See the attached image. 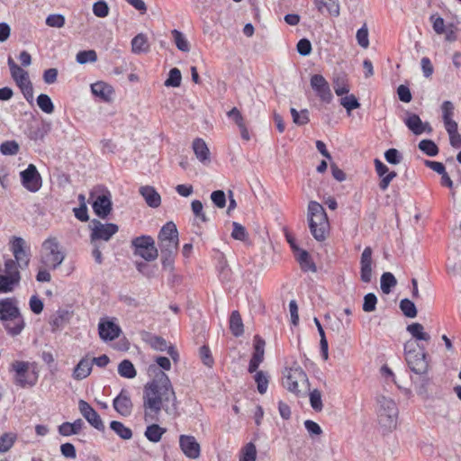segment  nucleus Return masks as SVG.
Wrapping results in <instances>:
<instances>
[{
	"label": "nucleus",
	"instance_id": "nucleus-1",
	"mask_svg": "<svg viewBox=\"0 0 461 461\" xmlns=\"http://www.w3.org/2000/svg\"><path fill=\"white\" fill-rule=\"evenodd\" d=\"M153 379L147 383L143 390V409L145 421L158 420L161 410L168 414H175L177 410V400L171 381L164 371L158 370L156 365L148 368Z\"/></svg>",
	"mask_w": 461,
	"mask_h": 461
},
{
	"label": "nucleus",
	"instance_id": "nucleus-2",
	"mask_svg": "<svg viewBox=\"0 0 461 461\" xmlns=\"http://www.w3.org/2000/svg\"><path fill=\"white\" fill-rule=\"evenodd\" d=\"M10 250L14 258L5 261L4 274H0V293H11L19 285L21 272L29 267L31 254L26 241L21 237H13L10 240Z\"/></svg>",
	"mask_w": 461,
	"mask_h": 461
},
{
	"label": "nucleus",
	"instance_id": "nucleus-3",
	"mask_svg": "<svg viewBox=\"0 0 461 461\" xmlns=\"http://www.w3.org/2000/svg\"><path fill=\"white\" fill-rule=\"evenodd\" d=\"M161 262L166 269H172L178 250V231L173 221L167 222L158 235Z\"/></svg>",
	"mask_w": 461,
	"mask_h": 461
},
{
	"label": "nucleus",
	"instance_id": "nucleus-4",
	"mask_svg": "<svg viewBox=\"0 0 461 461\" xmlns=\"http://www.w3.org/2000/svg\"><path fill=\"white\" fill-rule=\"evenodd\" d=\"M0 321L11 336L19 335L24 329L25 323L15 298L0 300Z\"/></svg>",
	"mask_w": 461,
	"mask_h": 461
},
{
	"label": "nucleus",
	"instance_id": "nucleus-5",
	"mask_svg": "<svg viewBox=\"0 0 461 461\" xmlns=\"http://www.w3.org/2000/svg\"><path fill=\"white\" fill-rule=\"evenodd\" d=\"M307 218L313 238L318 241L324 240L330 229V223L323 206L318 202L311 201L308 204Z\"/></svg>",
	"mask_w": 461,
	"mask_h": 461
},
{
	"label": "nucleus",
	"instance_id": "nucleus-6",
	"mask_svg": "<svg viewBox=\"0 0 461 461\" xmlns=\"http://www.w3.org/2000/svg\"><path fill=\"white\" fill-rule=\"evenodd\" d=\"M14 384L21 388L32 387L37 384L39 374L36 364L16 360L11 364Z\"/></svg>",
	"mask_w": 461,
	"mask_h": 461
},
{
	"label": "nucleus",
	"instance_id": "nucleus-7",
	"mask_svg": "<svg viewBox=\"0 0 461 461\" xmlns=\"http://www.w3.org/2000/svg\"><path fill=\"white\" fill-rule=\"evenodd\" d=\"M405 360L411 370L417 375H425L429 370L427 354L423 348L412 340L404 344Z\"/></svg>",
	"mask_w": 461,
	"mask_h": 461
},
{
	"label": "nucleus",
	"instance_id": "nucleus-8",
	"mask_svg": "<svg viewBox=\"0 0 461 461\" xmlns=\"http://www.w3.org/2000/svg\"><path fill=\"white\" fill-rule=\"evenodd\" d=\"M283 385L290 393L299 396L303 391L309 390L310 384L306 373L296 365L285 369Z\"/></svg>",
	"mask_w": 461,
	"mask_h": 461
},
{
	"label": "nucleus",
	"instance_id": "nucleus-9",
	"mask_svg": "<svg viewBox=\"0 0 461 461\" xmlns=\"http://www.w3.org/2000/svg\"><path fill=\"white\" fill-rule=\"evenodd\" d=\"M378 421L382 427L392 429L396 427L398 410L391 398L379 396L377 398Z\"/></svg>",
	"mask_w": 461,
	"mask_h": 461
},
{
	"label": "nucleus",
	"instance_id": "nucleus-10",
	"mask_svg": "<svg viewBox=\"0 0 461 461\" xmlns=\"http://www.w3.org/2000/svg\"><path fill=\"white\" fill-rule=\"evenodd\" d=\"M41 249V262L46 267L55 269L62 264L65 254L61 250L56 238L50 237L45 240L42 243Z\"/></svg>",
	"mask_w": 461,
	"mask_h": 461
},
{
	"label": "nucleus",
	"instance_id": "nucleus-11",
	"mask_svg": "<svg viewBox=\"0 0 461 461\" xmlns=\"http://www.w3.org/2000/svg\"><path fill=\"white\" fill-rule=\"evenodd\" d=\"M134 255L140 256L146 261H153L158 256V250L151 236L142 235L131 240Z\"/></svg>",
	"mask_w": 461,
	"mask_h": 461
},
{
	"label": "nucleus",
	"instance_id": "nucleus-12",
	"mask_svg": "<svg viewBox=\"0 0 461 461\" xmlns=\"http://www.w3.org/2000/svg\"><path fill=\"white\" fill-rule=\"evenodd\" d=\"M91 244L99 243L100 240L108 241L119 230L114 223H102L98 220H93L90 225Z\"/></svg>",
	"mask_w": 461,
	"mask_h": 461
},
{
	"label": "nucleus",
	"instance_id": "nucleus-13",
	"mask_svg": "<svg viewBox=\"0 0 461 461\" xmlns=\"http://www.w3.org/2000/svg\"><path fill=\"white\" fill-rule=\"evenodd\" d=\"M310 84L322 102L330 104L332 101L333 95L330 85L323 76L319 74L312 76Z\"/></svg>",
	"mask_w": 461,
	"mask_h": 461
},
{
	"label": "nucleus",
	"instance_id": "nucleus-14",
	"mask_svg": "<svg viewBox=\"0 0 461 461\" xmlns=\"http://www.w3.org/2000/svg\"><path fill=\"white\" fill-rule=\"evenodd\" d=\"M90 199L93 200V210L97 216L104 219L110 214L112 211V201L109 191L106 190L96 197H95V193L91 192Z\"/></svg>",
	"mask_w": 461,
	"mask_h": 461
},
{
	"label": "nucleus",
	"instance_id": "nucleus-15",
	"mask_svg": "<svg viewBox=\"0 0 461 461\" xmlns=\"http://www.w3.org/2000/svg\"><path fill=\"white\" fill-rule=\"evenodd\" d=\"M20 175L22 184L28 191L34 193L41 188V176L33 164H30Z\"/></svg>",
	"mask_w": 461,
	"mask_h": 461
},
{
	"label": "nucleus",
	"instance_id": "nucleus-16",
	"mask_svg": "<svg viewBox=\"0 0 461 461\" xmlns=\"http://www.w3.org/2000/svg\"><path fill=\"white\" fill-rule=\"evenodd\" d=\"M145 341L155 350L167 351V354L175 363L179 361V354L173 345H167V342L159 336L146 334Z\"/></svg>",
	"mask_w": 461,
	"mask_h": 461
},
{
	"label": "nucleus",
	"instance_id": "nucleus-17",
	"mask_svg": "<svg viewBox=\"0 0 461 461\" xmlns=\"http://www.w3.org/2000/svg\"><path fill=\"white\" fill-rule=\"evenodd\" d=\"M78 408L83 417L96 429L103 431L104 425L99 414L86 401L78 402Z\"/></svg>",
	"mask_w": 461,
	"mask_h": 461
},
{
	"label": "nucleus",
	"instance_id": "nucleus-18",
	"mask_svg": "<svg viewBox=\"0 0 461 461\" xmlns=\"http://www.w3.org/2000/svg\"><path fill=\"white\" fill-rule=\"evenodd\" d=\"M179 446L187 457L196 459L200 456V445L194 436L181 435L179 438Z\"/></svg>",
	"mask_w": 461,
	"mask_h": 461
},
{
	"label": "nucleus",
	"instance_id": "nucleus-19",
	"mask_svg": "<svg viewBox=\"0 0 461 461\" xmlns=\"http://www.w3.org/2000/svg\"><path fill=\"white\" fill-rule=\"evenodd\" d=\"M114 410L122 416L128 417L131 414L133 404L128 391L122 389L113 402Z\"/></svg>",
	"mask_w": 461,
	"mask_h": 461
},
{
	"label": "nucleus",
	"instance_id": "nucleus-20",
	"mask_svg": "<svg viewBox=\"0 0 461 461\" xmlns=\"http://www.w3.org/2000/svg\"><path fill=\"white\" fill-rule=\"evenodd\" d=\"M372 249L365 248L360 258V279L364 283H370L372 280Z\"/></svg>",
	"mask_w": 461,
	"mask_h": 461
},
{
	"label": "nucleus",
	"instance_id": "nucleus-21",
	"mask_svg": "<svg viewBox=\"0 0 461 461\" xmlns=\"http://www.w3.org/2000/svg\"><path fill=\"white\" fill-rule=\"evenodd\" d=\"M404 122L409 130L416 135H420L425 131L430 132L432 131L429 123L422 122L420 118L415 113L409 114L404 120Z\"/></svg>",
	"mask_w": 461,
	"mask_h": 461
},
{
	"label": "nucleus",
	"instance_id": "nucleus-22",
	"mask_svg": "<svg viewBox=\"0 0 461 461\" xmlns=\"http://www.w3.org/2000/svg\"><path fill=\"white\" fill-rule=\"evenodd\" d=\"M98 330L99 335L104 340H113L119 337L121 332L119 326L110 321H100Z\"/></svg>",
	"mask_w": 461,
	"mask_h": 461
},
{
	"label": "nucleus",
	"instance_id": "nucleus-23",
	"mask_svg": "<svg viewBox=\"0 0 461 461\" xmlns=\"http://www.w3.org/2000/svg\"><path fill=\"white\" fill-rule=\"evenodd\" d=\"M7 63L10 68L12 78L14 80L18 86H21L31 81L28 72L19 67L11 57L8 58Z\"/></svg>",
	"mask_w": 461,
	"mask_h": 461
},
{
	"label": "nucleus",
	"instance_id": "nucleus-24",
	"mask_svg": "<svg viewBox=\"0 0 461 461\" xmlns=\"http://www.w3.org/2000/svg\"><path fill=\"white\" fill-rule=\"evenodd\" d=\"M91 91L94 95L104 102H109L114 92L113 86L102 81L92 84Z\"/></svg>",
	"mask_w": 461,
	"mask_h": 461
},
{
	"label": "nucleus",
	"instance_id": "nucleus-25",
	"mask_svg": "<svg viewBox=\"0 0 461 461\" xmlns=\"http://www.w3.org/2000/svg\"><path fill=\"white\" fill-rule=\"evenodd\" d=\"M92 367L93 361L87 357L82 358L73 370V378L78 381L86 378L91 374Z\"/></svg>",
	"mask_w": 461,
	"mask_h": 461
},
{
	"label": "nucleus",
	"instance_id": "nucleus-26",
	"mask_svg": "<svg viewBox=\"0 0 461 461\" xmlns=\"http://www.w3.org/2000/svg\"><path fill=\"white\" fill-rule=\"evenodd\" d=\"M140 193L149 206L157 208L160 205L161 197L154 187L149 185L141 186L140 188Z\"/></svg>",
	"mask_w": 461,
	"mask_h": 461
},
{
	"label": "nucleus",
	"instance_id": "nucleus-27",
	"mask_svg": "<svg viewBox=\"0 0 461 461\" xmlns=\"http://www.w3.org/2000/svg\"><path fill=\"white\" fill-rule=\"evenodd\" d=\"M193 150L202 163L210 161V151L203 139L197 138L193 141Z\"/></svg>",
	"mask_w": 461,
	"mask_h": 461
},
{
	"label": "nucleus",
	"instance_id": "nucleus-28",
	"mask_svg": "<svg viewBox=\"0 0 461 461\" xmlns=\"http://www.w3.org/2000/svg\"><path fill=\"white\" fill-rule=\"evenodd\" d=\"M227 115L229 118L233 120V122L239 127L242 139L249 140L250 138L249 133L246 127L245 120L240 112L236 107H233L230 111L228 112Z\"/></svg>",
	"mask_w": 461,
	"mask_h": 461
},
{
	"label": "nucleus",
	"instance_id": "nucleus-29",
	"mask_svg": "<svg viewBox=\"0 0 461 461\" xmlns=\"http://www.w3.org/2000/svg\"><path fill=\"white\" fill-rule=\"evenodd\" d=\"M288 241L290 243H292L290 240H288ZM291 245H292L293 249L298 250V254L296 255V259L299 262L302 270H303L305 272L306 271L316 272V266L312 262L309 253L306 250L298 249L293 244H291Z\"/></svg>",
	"mask_w": 461,
	"mask_h": 461
},
{
	"label": "nucleus",
	"instance_id": "nucleus-30",
	"mask_svg": "<svg viewBox=\"0 0 461 461\" xmlns=\"http://www.w3.org/2000/svg\"><path fill=\"white\" fill-rule=\"evenodd\" d=\"M314 3L321 13L327 12L334 16L339 14V7L336 0H314Z\"/></svg>",
	"mask_w": 461,
	"mask_h": 461
},
{
	"label": "nucleus",
	"instance_id": "nucleus-31",
	"mask_svg": "<svg viewBox=\"0 0 461 461\" xmlns=\"http://www.w3.org/2000/svg\"><path fill=\"white\" fill-rule=\"evenodd\" d=\"M149 50V45L148 43V39L146 35L143 33H140L136 35L131 41V50L135 54H140L144 52H148Z\"/></svg>",
	"mask_w": 461,
	"mask_h": 461
},
{
	"label": "nucleus",
	"instance_id": "nucleus-32",
	"mask_svg": "<svg viewBox=\"0 0 461 461\" xmlns=\"http://www.w3.org/2000/svg\"><path fill=\"white\" fill-rule=\"evenodd\" d=\"M84 426L81 419H77L74 422H64L59 427V432L63 436H70L77 434Z\"/></svg>",
	"mask_w": 461,
	"mask_h": 461
},
{
	"label": "nucleus",
	"instance_id": "nucleus-33",
	"mask_svg": "<svg viewBox=\"0 0 461 461\" xmlns=\"http://www.w3.org/2000/svg\"><path fill=\"white\" fill-rule=\"evenodd\" d=\"M230 330L235 337L243 334V322L241 316L238 311H233L230 318Z\"/></svg>",
	"mask_w": 461,
	"mask_h": 461
},
{
	"label": "nucleus",
	"instance_id": "nucleus-34",
	"mask_svg": "<svg viewBox=\"0 0 461 461\" xmlns=\"http://www.w3.org/2000/svg\"><path fill=\"white\" fill-rule=\"evenodd\" d=\"M441 109L445 128L450 127V125H456L457 123L453 120L454 104L450 101H445L441 105Z\"/></svg>",
	"mask_w": 461,
	"mask_h": 461
},
{
	"label": "nucleus",
	"instance_id": "nucleus-35",
	"mask_svg": "<svg viewBox=\"0 0 461 461\" xmlns=\"http://www.w3.org/2000/svg\"><path fill=\"white\" fill-rule=\"evenodd\" d=\"M407 331L419 340L429 341L430 339V336L424 332L423 326L420 323L415 322L408 325Z\"/></svg>",
	"mask_w": 461,
	"mask_h": 461
},
{
	"label": "nucleus",
	"instance_id": "nucleus-36",
	"mask_svg": "<svg viewBox=\"0 0 461 461\" xmlns=\"http://www.w3.org/2000/svg\"><path fill=\"white\" fill-rule=\"evenodd\" d=\"M118 373L121 376L125 378H134L137 375L133 364L128 359H124L119 364Z\"/></svg>",
	"mask_w": 461,
	"mask_h": 461
},
{
	"label": "nucleus",
	"instance_id": "nucleus-37",
	"mask_svg": "<svg viewBox=\"0 0 461 461\" xmlns=\"http://www.w3.org/2000/svg\"><path fill=\"white\" fill-rule=\"evenodd\" d=\"M397 284L394 276L390 272H385L381 276V290L384 294H388L391 293L392 288Z\"/></svg>",
	"mask_w": 461,
	"mask_h": 461
},
{
	"label": "nucleus",
	"instance_id": "nucleus-38",
	"mask_svg": "<svg viewBox=\"0 0 461 461\" xmlns=\"http://www.w3.org/2000/svg\"><path fill=\"white\" fill-rule=\"evenodd\" d=\"M110 428L122 439H130L132 437L131 429L120 421H112Z\"/></svg>",
	"mask_w": 461,
	"mask_h": 461
},
{
	"label": "nucleus",
	"instance_id": "nucleus-39",
	"mask_svg": "<svg viewBox=\"0 0 461 461\" xmlns=\"http://www.w3.org/2000/svg\"><path fill=\"white\" fill-rule=\"evenodd\" d=\"M165 433V429L157 424H151L147 427L145 431L146 438L154 443L158 442L161 439L162 435Z\"/></svg>",
	"mask_w": 461,
	"mask_h": 461
},
{
	"label": "nucleus",
	"instance_id": "nucleus-40",
	"mask_svg": "<svg viewBox=\"0 0 461 461\" xmlns=\"http://www.w3.org/2000/svg\"><path fill=\"white\" fill-rule=\"evenodd\" d=\"M171 33L176 48L181 51L188 52L190 50V45L185 35L176 29L173 30Z\"/></svg>",
	"mask_w": 461,
	"mask_h": 461
},
{
	"label": "nucleus",
	"instance_id": "nucleus-41",
	"mask_svg": "<svg viewBox=\"0 0 461 461\" xmlns=\"http://www.w3.org/2000/svg\"><path fill=\"white\" fill-rule=\"evenodd\" d=\"M290 113L293 118V122L299 125H305L309 122V111L307 109H303L301 112H298L295 108H291Z\"/></svg>",
	"mask_w": 461,
	"mask_h": 461
},
{
	"label": "nucleus",
	"instance_id": "nucleus-42",
	"mask_svg": "<svg viewBox=\"0 0 461 461\" xmlns=\"http://www.w3.org/2000/svg\"><path fill=\"white\" fill-rule=\"evenodd\" d=\"M37 104L42 112L48 114L54 112V104L48 95L41 94L37 97Z\"/></svg>",
	"mask_w": 461,
	"mask_h": 461
},
{
	"label": "nucleus",
	"instance_id": "nucleus-43",
	"mask_svg": "<svg viewBox=\"0 0 461 461\" xmlns=\"http://www.w3.org/2000/svg\"><path fill=\"white\" fill-rule=\"evenodd\" d=\"M419 149L426 155L434 157L438 153V148L431 140H422L419 143Z\"/></svg>",
	"mask_w": 461,
	"mask_h": 461
},
{
	"label": "nucleus",
	"instance_id": "nucleus-44",
	"mask_svg": "<svg viewBox=\"0 0 461 461\" xmlns=\"http://www.w3.org/2000/svg\"><path fill=\"white\" fill-rule=\"evenodd\" d=\"M333 88L337 95L341 96L349 92V86L344 77H338L333 81Z\"/></svg>",
	"mask_w": 461,
	"mask_h": 461
},
{
	"label": "nucleus",
	"instance_id": "nucleus-45",
	"mask_svg": "<svg viewBox=\"0 0 461 461\" xmlns=\"http://www.w3.org/2000/svg\"><path fill=\"white\" fill-rule=\"evenodd\" d=\"M19 148L15 140H7L0 145V152L5 156H14L18 153Z\"/></svg>",
	"mask_w": 461,
	"mask_h": 461
},
{
	"label": "nucleus",
	"instance_id": "nucleus-46",
	"mask_svg": "<svg viewBox=\"0 0 461 461\" xmlns=\"http://www.w3.org/2000/svg\"><path fill=\"white\" fill-rule=\"evenodd\" d=\"M340 104L347 110L349 114L354 109L360 107V104L354 95H348L340 99Z\"/></svg>",
	"mask_w": 461,
	"mask_h": 461
},
{
	"label": "nucleus",
	"instance_id": "nucleus-47",
	"mask_svg": "<svg viewBox=\"0 0 461 461\" xmlns=\"http://www.w3.org/2000/svg\"><path fill=\"white\" fill-rule=\"evenodd\" d=\"M400 309L403 314L408 318H414L417 315V309L415 304L409 299H402L400 302Z\"/></svg>",
	"mask_w": 461,
	"mask_h": 461
},
{
	"label": "nucleus",
	"instance_id": "nucleus-48",
	"mask_svg": "<svg viewBox=\"0 0 461 461\" xmlns=\"http://www.w3.org/2000/svg\"><path fill=\"white\" fill-rule=\"evenodd\" d=\"M76 59L79 64L95 62L97 60V54L94 50H81L77 54Z\"/></svg>",
	"mask_w": 461,
	"mask_h": 461
},
{
	"label": "nucleus",
	"instance_id": "nucleus-49",
	"mask_svg": "<svg viewBox=\"0 0 461 461\" xmlns=\"http://www.w3.org/2000/svg\"><path fill=\"white\" fill-rule=\"evenodd\" d=\"M265 340L258 335H256L254 337V353L252 357L261 359V361H263L265 354Z\"/></svg>",
	"mask_w": 461,
	"mask_h": 461
},
{
	"label": "nucleus",
	"instance_id": "nucleus-50",
	"mask_svg": "<svg viewBox=\"0 0 461 461\" xmlns=\"http://www.w3.org/2000/svg\"><path fill=\"white\" fill-rule=\"evenodd\" d=\"M449 135V141L452 147L458 149L461 147V135L457 131L456 125H450V127L445 128Z\"/></svg>",
	"mask_w": 461,
	"mask_h": 461
},
{
	"label": "nucleus",
	"instance_id": "nucleus-51",
	"mask_svg": "<svg viewBox=\"0 0 461 461\" xmlns=\"http://www.w3.org/2000/svg\"><path fill=\"white\" fill-rule=\"evenodd\" d=\"M181 72L178 68H174L169 71L167 79L165 81L166 86L177 87L181 84Z\"/></svg>",
	"mask_w": 461,
	"mask_h": 461
},
{
	"label": "nucleus",
	"instance_id": "nucleus-52",
	"mask_svg": "<svg viewBox=\"0 0 461 461\" xmlns=\"http://www.w3.org/2000/svg\"><path fill=\"white\" fill-rule=\"evenodd\" d=\"M309 397L312 408L315 411H321L323 408L321 392L318 389H314L310 392Z\"/></svg>",
	"mask_w": 461,
	"mask_h": 461
},
{
	"label": "nucleus",
	"instance_id": "nucleus-53",
	"mask_svg": "<svg viewBox=\"0 0 461 461\" xmlns=\"http://www.w3.org/2000/svg\"><path fill=\"white\" fill-rule=\"evenodd\" d=\"M257 450L253 443H248L242 449L240 461H256Z\"/></svg>",
	"mask_w": 461,
	"mask_h": 461
},
{
	"label": "nucleus",
	"instance_id": "nucleus-54",
	"mask_svg": "<svg viewBox=\"0 0 461 461\" xmlns=\"http://www.w3.org/2000/svg\"><path fill=\"white\" fill-rule=\"evenodd\" d=\"M15 436L11 433H5L0 438V452H7L14 445Z\"/></svg>",
	"mask_w": 461,
	"mask_h": 461
},
{
	"label": "nucleus",
	"instance_id": "nucleus-55",
	"mask_svg": "<svg viewBox=\"0 0 461 461\" xmlns=\"http://www.w3.org/2000/svg\"><path fill=\"white\" fill-rule=\"evenodd\" d=\"M255 381L258 385V391L259 393L264 394L267 390L268 379L267 376L262 371H258L255 375Z\"/></svg>",
	"mask_w": 461,
	"mask_h": 461
},
{
	"label": "nucleus",
	"instance_id": "nucleus-56",
	"mask_svg": "<svg viewBox=\"0 0 461 461\" xmlns=\"http://www.w3.org/2000/svg\"><path fill=\"white\" fill-rule=\"evenodd\" d=\"M232 227H233V230L231 232V237L234 240L244 241L248 239V232L246 230L245 227H243L241 224H240L239 222H236V221H234L232 223Z\"/></svg>",
	"mask_w": 461,
	"mask_h": 461
},
{
	"label": "nucleus",
	"instance_id": "nucleus-57",
	"mask_svg": "<svg viewBox=\"0 0 461 461\" xmlns=\"http://www.w3.org/2000/svg\"><path fill=\"white\" fill-rule=\"evenodd\" d=\"M377 298L375 294L369 293L364 297L363 311L366 312H374L376 308Z\"/></svg>",
	"mask_w": 461,
	"mask_h": 461
},
{
	"label": "nucleus",
	"instance_id": "nucleus-58",
	"mask_svg": "<svg viewBox=\"0 0 461 461\" xmlns=\"http://www.w3.org/2000/svg\"><path fill=\"white\" fill-rule=\"evenodd\" d=\"M191 208L196 218L200 219L203 222H206L208 221L207 216L203 212V206L201 201L194 200L191 203Z\"/></svg>",
	"mask_w": 461,
	"mask_h": 461
},
{
	"label": "nucleus",
	"instance_id": "nucleus-59",
	"mask_svg": "<svg viewBox=\"0 0 461 461\" xmlns=\"http://www.w3.org/2000/svg\"><path fill=\"white\" fill-rule=\"evenodd\" d=\"M199 356L202 359L203 363L208 366L212 367L214 364L213 357L212 356L211 350L207 346H203L199 349Z\"/></svg>",
	"mask_w": 461,
	"mask_h": 461
},
{
	"label": "nucleus",
	"instance_id": "nucleus-60",
	"mask_svg": "<svg viewBox=\"0 0 461 461\" xmlns=\"http://www.w3.org/2000/svg\"><path fill=\"white\" fill-rule=\"evenodd\" d=\"M386 161L393 165H398L402 159V156L396 149H389L384 153Z\"/></svg>",
	"mask_w": 461,
	"mask_h": 461
},
{
	"label": "nucleus",
	"instance_id": "nucleus-61",
	"mask_svg": "<svg viewBox=\"0 0 461 461\" xmlns=\"http://www.w3.org/2000/svg\"><path fill=\"white\" fill-rule=\"evenodd\" d=\"M46 24L50 27L62 28L65 25V17L62 14H50L46 18Z\"/></svg>",
	"mask_w": 461,
	"mask_h": 461
},
{
	"label": "nucleus",
	"instance_id": "nucleus-62",
	"mask_svg": "<svg viewBox=\"0 0 461 461\" xmlns=\"http://www.w3.org/2000/svg\"><path fill=\"white\" fill-rule=\"evenodd\" d=\"M357 41L364 49H366L369 46L368 30L366 24L357 32Z\"/></svg>",
	"mask_w": 461,
	"mask_h": 461
},
{
	"label": "nucleus",
	"instance_id": "nucleus-63",
	"mask_svg": "<svg viewBox=\"0 0 461 461\" xmlns=\"http://www.w3.org/2000/svg\"><path fill=\"white\" fill-rule=\"evenodd\" d=\"M211 200L218 208H224L226 205V195L221 190L213 191L211 194Z\"/></svg>",
	"mask_w": 461,
	"mask_h": 461
},
{
	"label": "nucleus",
	"instance_id": "nucleus-64",
	"mask_svg": "<svg viewBox=\"0 0 461 461\" xmlns=\"http://www.w3.org/2000/svg\"><path fill=\"white\" fill-rule=\"evenodd\" d=\"M93 12L97 17H106L109 13V7L104 1L96 2L93 6Z\"/></svg>",
	"mask_w": 461,
	"mask_h": 461
}]
</instances>
